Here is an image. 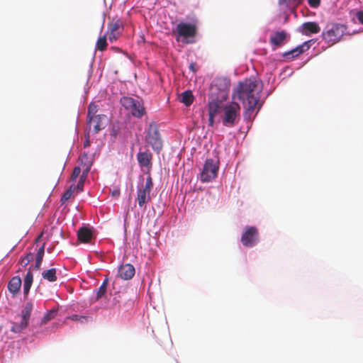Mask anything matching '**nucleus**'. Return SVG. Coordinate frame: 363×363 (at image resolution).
Here are the masks:
<instances>
[{
    "mask_svg": "<svg viewBox=\"0 0 363 363\" xmlns=\"http://www.w3.org/2000/svg\"><path fill=\"white\" fill-rule=\"evenodd\" d=\"M262 90V82L255 77H250L240 82L234 89L233 97L240 100L245 108L244 118L251 121L261 108L259 104Z\"/></svg>",
    "mask_w": 363,
    "mask_h": 363,
    "instance_id": "1",
    "label": "nucleus"
},
{
    "mask_svg": "<svg viewBox=\"0 0 363 363\" xmlns=\"http://www.w3.org/2000/svg\"><path fill=\"white\" fill-rule=\"evenodd\" d=\"M222 113V123L224 126L232 128L238 124L240 106L237 102H231L225 105Z\"/></svg>",
    "mask_w": 363,
    "mask_h": 363,
    "instance_id": "2",
    "label": "nucleus"
},
{
    "mask_svg": "<svg viewBox=\"0 0 363 363\" xmlns=\"http://www.w3.org/2000/svg\"><path fill=\"white\" fill-rule=\"evenodd\" d=\"M346 31V27L340 23H332L326 26L323 32V38L329 45L338 42Z\"/></svg>",
    "mask_w": 363,
    "mask_h": 363,
    "instance_id": "3",
    "label": "nucleus"
},
{
    "mask_svg": "<svg viewBox=\"0 0 363 363\" xmlns=\"http://www.w3.org/2000/svg\"><path fill=\"white\" fill-rule=\"evenodd\" d=\"M120 103L133 117L140 118L146 113L145 108L141 101L132 97L123 96L121 99Z\"/></svg>",
    "mask_w": 363,
    "mask_h": 363,
    "instance_id": "4",
    "label": "nucleus"
},
{
    "mask_svg": "<svg viewBox=\"0 0 363 363\" xmlns=\"http://www.w3.org/2000/svg\"><path fill=\"white\" fill-rule=\"evenodd\" d=\"M177 41L180 40L182 38V42L184 43H193L194 40H191L195 38L197 32L196 26L192 23H179L176 27Z\"/></svg>",
    "mask_w": 363,
    "mask_h": 363,
    "instance_id": "5",
    "label": "nucleus"
},
{
    "mask_svg": "<svg viewBox=\"0 0 363 363\" xmlns=\"http://www.w3.org/2000/svg\"><path fill=\"white\" fill-rule=\"evenodd\" d=\"M217 90L216 86L211 87V100L208 102V115L216 116L220 111H223V101L228 97V91L225 89L220 90L218 96L216 98L213 97L215 91Z\"/></svg>",
    "mask_w": 363,
    "mask_h": 363,
    "instance_id": "6",
    "label": "nucleus"
},
{
    "mask_svg": "<svg viewBox=\"0 0 363 363\" xmlns=\"http://www.w3.org/2000/svg\"><path fill=\"white\" fill-rule=\"evenodd\" d=\"M153 187L152 179L149 174L145 181V184L138 187L136 201L140 207H143L145 203L150 200V192Z\"/></svg>",
    "mask_w": 363,
    "mask_h": 363,
    "instance_id": "7",
    "label": "nucleus"
},
{
    "mask_svg": "<svg viewBox=\"0 0 363 363\" xmlns=\"http://www.w3.org/2000/svg\"><path fill=\"white\" fill-rule=\"evenodd\" d=\"M145 141L155 151L160 152L162 150V141L156 124L150 123L149 125L147 133L145 136Z\"/></svg>",
    "mask_w": 363,
    "mask_h": 363,
    "instance_id": "8",
    "label": "nucleus"
},
{
    "mask_svg": "<svg viewBox=\"0 0 363 363\" xmlns=\"http://www.w3.org/2000/svg\"><path fill=\"white\" fill-rule=\"evenodd\" d=\"M219 163L213 159H207L201 173V181L208 182L214 179L218 174Z\"/></svg>",
    "mask_w": 363,
    "mask_h": 363,
    "instance_id": "9",
    "label": "nucleus"
},
{
    "mask_svg": "<svg viewBox=\"0 0 363 363\" xmlns=\"http://www.w3.org/2000/svg\"><path fill=\"white\" fill-rule=\"evenodd\" d=\"M33 306L30 302H27L22 311H21V321L20 323H13V325L11 328V330L15 333H21L23 330L28 324V320L30 317L31 312L33 311Z\"/></svg>",
    "mask_w": 363,
    "mask_h": 363,
    "instance_id": "10",
    "label": "nucleus"
},
{
    "mask_svg": "<svg viewBox=\"0 0 363 363\" xmlns=\"http://www.w3.org/2000/svg\"><path fill=\"white\" fill-rule=\"evenodd\" d=\"M259 241V232L255 226H246L241 236L242 244L247 247L255 246Z\"/></svg>",
    "mask_w": 363,
    "mask_h": 363,
    "instance_id": "11",
    "label": "nucleus"
},
{
    "mask_svg": "<svg viewBox=\"0 0 363 363\" xmlns=\"http://www.w3.org/2000/svg\"><path fill=\"white\" fill-rule=\"evenodd\" d=\"M106 35L111 43L116 41L123 30V23L120 19L113 20L108 23Z\"/></svg>",
    "mask_w": 363,
    "mask_h": 363,
    "instance_id": "12",
    "label": "nucleus"
},
{
    "mask_svg": "<svg viewBox=\"0 0 363 363\" xmlns=\"http://www.w3.org/2000/svg\"><path fill=\"white\" fill-rule=\"evenodd\" d=\"M87 121L89 130H91L94 134H96L101 130L105 128L108 122L107 117L104 114H99L96 116L89 118Z\"/></svg>",
    "mask_w": 363,
    "mask_h": 363,
    "instance_id": "13",
    "label": "nucleus"
},
{
    "mask_svg": "<svg viewBox=\"0 0 363 363\" xmlns=\"http://www.w3.org/2000/svg\"><path fill=\"white\" fill-rule=\"evenodd\" d=\"M152 154L148 150L140 151L137 154V160L141 168L147 169V174H150V172L152 167Z\"/></svg>",
    "mask_w": 363,
    "mask_h": 363,
    "instance_id": "14",
    "label": "nucleus"
},
{
    "mask_svg": "<svg viewBox=\"0 0 363 363\" xmlns=\"http://www.w3.org/2000/svg\"><path fill=\"white\" fill-rule=\"evenodd\" d=\"M300 31L302 34L310 36L312 34L318 33L320 31V28L316 22L308 21L301 25Z\"/></svg>",
    "mask_w": 363,
    "mask_h": 363,
    "instance_id": "15",
    "label": "nucleus"
},
{
    "mask_svg": "<svg viewBox=\"0 0 363 363\" xmlns=\"http://www.w3.org/2000/svg\"><path fill=\"white\" fill-rule=\"evenodd\" d=\"M309 42L310 41L305 42L303 44L297 46L294 49H292L290 51L284 52L283 54V57L286 60L294 59V57L298 56L299 55L309 49Z\"/></svg>",
    "mask_w": 363,
    "mask_h": 363,
    "instance_id": "16",
    "label": "nucleus"
},
{
    "mask_svg": "<svg viewBox=\"0 0 363 363\" xmlns=\"http://www.w3.org/2000/svg\"><path fill=\"white\" fill-rule=\"evenodd\" d=\"M288 37V34L286 31H277L270 36L269 43L272 45L274 48L281 47Z\"/></svg>",
    "mask_w": 363,
    "mask_h": 363,
    "instance_id": "17",
    "label": "nucleus"
},
{
    "mask_svg": "<svg viewBox=\"0 0 363 363\" xmlns=\"http://www.w3.org/2000/svg\"><path fill=\"white\" fill-rule=\"evenodd\" d=\"M135 268L130 264H125L119 267L118 275L124 280H129L135 274Z\"/></svg>",
    "mask_w": 363,
    "mask_h": 363,
    "instance_id": "18",
    "label": "nucleus"
},
{
    "mask_svg": "<svg viewBox=\"0 0 363 363\" xmlns=\"http://www.w3.org/2000/svg\"><path fill=\"white\" fill-rule=\"evenodd\" d=\"M78 240L83 243L89 242L93 238V233L91 229L87 227H82L77 230Z\"/></svg>",
    "mask_w": 363,
    "mask_h": 363,
    "instance_id": "19",
    "label": "nucleus"
},
{
    "mask_svg": "<svg viewBox=\"0 0 363 363\" xmlns=\"http://www.w3.org/2000/svg\"><path fill=\"white\" fill-rule=\"evenodd\" d=\"M21 286V279L18 276L13 277L8 284V289L13 294H17Z\"/></svg>",
    "mask_w": 363,
    "mask_h": 363,
    "instance_id": "20",
    "label": "nucleus"
},
{
    "mask_svg": "<svg viewBox=\"0 0 363 363\" xmlns=\"http://www.w3.org/2000/svg\"><path fill=\"white\" fill-rule=\"evenodd\" d=\"M33 281V275L32 272L29 269L24 277L23 283V293L26 296L28 295Z\"/></svg>",
    "mask_w": 363,
    "mask_h": 363,
    "instance_id": "21",
    "label": "nucleus"
},
{
    "mask_svg": "<svg viewBox=\"0 0 363 363\" xmlns=\"http://www.w3.org/2000/svg\"><path fill=\"white\" fill-rule=\"evenodd\" d=\"M79 161L81 164L85 167L84 170H87V173H89L93 163V161L89 155L87 153H84L79 157Z\"/></svg>",
    "mask_w": 363,
    "mask_h": 363,
    "instance_id": "22",
    "label": "nucleus"
},
{
    "mask_svg": "<svg viewBox=\"0 0 363 363\" xmlns=\"http://www.w3.org/2000/svg\"><path fill=\"white\" fill-rule=\"evenodd\" d=\"M57 270L55 268H52L48 270H45L42 273V277L44 279L48 280L50 282H54L57 280V275H56Z\"/></svg>",
    "mask_w": 363,
    "mask_h": 363,
    "instance_id": "23",
    "label": "nucleus"
},
{
    "mask_svg": "<svg viewBox=\"0 0 363 363\" xmlns=\"http://www.w3.org/2000/svg\"><path fill=\"white\" fill-rule=\"evenodd\" d=\"M180 101L184 104L186 106H190L194 101V96L192 92L189 90L183 92L181 94Z\"/></svg>",
    "mask_w": 363,
    "mask_h": 363,
    "instance_id": "24",
    "label": "nucleus"
},
{
    "mask_svg": "<svg viewBox=\"0 0 363 363\" xmlns=\"http://www.w3.org/2000/svg\"><path fill=\"white\" fill-rule=\"evenodd\" d=\"M107 38H108V37L106 35L100 36L98 38L96 43V50L103 52L106 49L107 45H108Z\"/></svg>",
    "mask_w": 363,
    "mask_h": 363,
    "instance_id": "25",
    "label": "nucleus"
},
{
    "mask_svg": "<svg viewBox=\"0 0 363 363\" xmlns=\"http://www.w3.org/2000/svg\"><path fill=\"white\" fill-rule=\"evenodd\" d=\"M108 283V279H105L104 280L103 283L101 284V285L100 286V287L97 289L96 301L99 300L105 295V294L106 293Z\"/></svg>",
    "mask_w": 363,
    "mask_h": 363,
    "instance_id": "26",
    "label": "nucleus"
},
{
    "mask_svg": "<svg viewBox=\"0 0 363 363\" xmlns=\"http://www.w3.org/2000/svg\"><path fill=\"white\" fill-rule=\"evenodd\" d=\"M87 170H83L82 174L81 175L78 184L77 186L72 185L74 190H77L78 192L82 191L84 182L87 177Z\"/></svg>",
    "mask_w": 363,
    "mask_h": 363,
    "instance_id": "27",
    "label": "nucleus"
},
{
    "mask_svg": "<svg viewBox=\"0 0 363 363\" xmlns=\"http://www.w3.org/2000/svg\"><path fill=\"white\" fill-rule=\"evenodd\" d=\"M303 0H278L279 5H284L286 7H294L301 4Z\"/></svg>",
    "mask_w": 363,
    "mask_h": 363,
    "instance_id": "28",
    "label": "nucleus"
},
{
    "mask_svg": "<svg viewBox=\"0 0 363 363\" xmlns=\"http://www.w3.org/2000/svg\"><path fill=\"white\" fill-rule=\"evenodd\" d=\"M98 106L94 103H91L88 106L87 118L97 116Z\"/></svg>",
    "mask_w": 363,
    "mask_h": 363,
    "instance_id": "29",
    "label": "nucleus"
},
{
    "mask_svg": "<svg viewBox=\"0 0 363 363\" xmlns=\"http://www.w3.org/2000/svg\"><path fill=\"white\" fill-rule=\"evenodd\" d=\"M33 255L31 252H29L21 259L20 263L22 266L26 267L29 264V262L33 259Z\"/></svg>",
    "mask_w": 363,
    "mask_h": 363,
    "instance_id": "30",
    "label": "nucleus"
},
{
    "mask_svg": "<svg viewBox=\"0 0 363 363\" xmlns=\"http://www.w3.org/2000/svg\"><path fill=\"white\" fill-rule=\"evenodd\" d=\"M57 313V310H55V309H52V310L50 311L49 312H48L43 319V323H45L48 321L53 319L55 317Z\"/></svg>",
    "mask_w": 363,
    "mask_h": 363,
    "instance_id": "31",
    "label": "nucleus"
},
{
    "mask_svg": "<svg viewBox=\"0 0 363 363\" xmlns=\"http://www.w3.org/2000/svg\"><path fill=\"white\" fill-rule=\"evenodd\" d=\"M73 186H71L69 189H67L62 196L61 201L65 202L67 201L72 195L73 191H74L72 188Z\"/></svg>",
    "mask_w": 363,
    "mask_h": 363,
    "instance_id": "32",
    "label": "nucleus"
},
{
    "mask_svg": "<svg viewBox=\"0 0 363 363\" xmlns=\"http://www.w3.org/2000/svg\"><path fill=\"white\" fill-rule=\"evenodd\" d=\"M81 173L80 167H75L70 177V180L74 182Z\"/></svg>",
    "mask_w": 363,
    "mask_h": 363,
    "instance_id": "33",
    "label": "nucleus"
},
{
    "mask_svg": "<svg viewBox=\"0 0 363 363\" xmlns=\"http://www.w3.org/2000/svg\"><path fill=\"white\" fill-rule=\"evenodd\" d=\"M69 318H70L71 320H72L74 321H79L81 323L86 322L88 320L86 316H82V315H72Z\"/></svg>",
    "mask_w": 363,
    "mask_h": 363,
    "instance_id": "34",
    "label": "nucleus"
},
{
    "mask_svg": "<svg viewBox=\"0 0 363 363\" xmlns=\"http://www.w3.org/2000/svg\"><path fill=\"white\" fill-rule=\"evenodd\" d=\"M43 257L36 255L35 268L40 269L43 262Z\"/></svg>",
    "mask_w": 363,
    "mask_h": 363,
    "instance_id": "35",
    "label": "nucleus"
},
{
    "mask_svg": "<svg viewBox=\"0 0 363 363\" xmlns=\"http://www.w3.org/2000/svg\"><path fill=\"white\" fill-rule=\"evenodd\" d=\"M308 3L310 6L313 8H317L320 4V0H308Z\"/></svg>",
    "mask_w": 363,
    "mask_h": 363,
    "instance_id": "36",
    "label": "nucleus"
},
{
    "mask_svg": "<svg viewBox=\"0 0 363 363\" xmlns=\"http://www.w3.org/2000/svg\"><path fill=\"white\" fill-rule=\"evenodd\" d=\"M356 16H357V18L358 21H359V23L363 24V11H358L357 13Z\"/></svg>",
    "mask_w": 363,
    "mask_h": 363,
    "instance_id": "37",
    "label": "nucleus"
},
{
    "mask_svg": "<svg viewBox=\"0 0 363 363\" xmlns=\"http://www.w3.org/2000/svg\"><path fill=\"white\" fill-rule=\"evenodd\" d=\"M44 252H45V245H43L39 250H38L37 255L38 256L43 257L44 256Z\"/></svg>",
    "mask_w": 363,
    "mask_h": 363,
    "instance_id": "38",
    "label": "nucleus"
},
{
    "mask_svg": "<svg viewBox=\"0 0 363 363\" xmlns=\"http://www.w3.org/2000/svg\"><path fill=\"white\" fill-rule=\"evenodd\" d=\"M189 69L193 72H196L197 71V67H196V63H191L190 65H189Z\"/></svg>",
    "mask_w": 363,
    "mask_h": 363,
    "instance_id": "39",
    "label": "nucleus"
},
{
    "mask_svg": "<svg viewBox=\"0 0 363 363\" xmlns=\"http://www.w3.org/2000/svg\"><path fill=\"white\" fill-rule=\"evenodd\" d=\"M209 116V118H208V125L210 126H213V124H214V116H211V115H208Z\"/></svg>",
    "mask_w": 363,
    "mask_h": 363,
    "instance_id": "40",
    "label": "nucleus"
},
{
    "mask_svg": "<svg viewBox=\"0 0 363 363\" xmlns=\"http://www.w3.org/2000/svg\"><path fill=\"white\" fill-rule=\"evenodd\" d=\"M120 195V190L118 189H116L112 191V196L115 197H118Z\"/></svg>",
    "mask_w": 363,
    "mask_h": 363,
    "instance_id": "41",
    "label": "nucleus"
},
{
    "mask_svg": "<svg viewBox=\"0 0 363 363\" xmlns=\"http://www.w3.org/2000/svg\"><path fill=\"white\" fill-rule=\"evenodd\" d=\"M89 145V141L88 140H86L84 143V147H87Z\"/></svg>",
    "mask_w": 363,
    "mask_h": 363,
    "instance_id": "42",
    "label": "nucleus"
}]
</instances>
